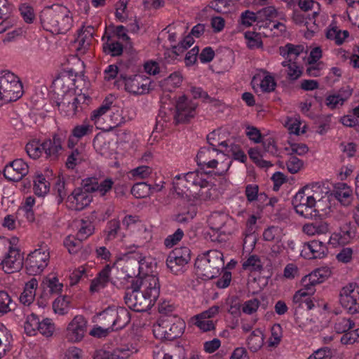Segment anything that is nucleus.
<instances>
[{"label":"nucleus","mask_w":359,"mask_h":359,"mask_svg":"<svg viewBox=\"0 0 359 359\" xmlns=\"http://www.w3.org/2000/svg\"><path fill=\"white\" fill-rule=\"evenodd\" d=\"M160 294L158 278L146 273L133 279L124 297L127 306L136 312H145L156 303Z\"/></svg>","instance_id":"f257e3e1"},{"label":"nucleus","mask_w":359,"mask_h":359,"mask_svg":"<svg viewBox=\"0 0 359 359\" xmlns=\"http://www.w3.org/2000/svg\"><path fill=\"white\" fill-rule=\"evenodd\" d=\"M114 182L110 178H107L99 183L97 178L89 177L82 180L81 187L74 189L68 196L67 206L69 209L81 211L88 206L92 201L90 193L97 192L100 196H104L109 191Z\"/></svg>","instance_id":"f03ea898"},{"label":"nucleus","mask_w":359,"mask_h":359,"mask_svg":"<svg viewBox=\"0 0 359 359\" xmlns=\"http://www.w3.org/2000/svg\"><path fill=\"white\" fill-rule=\"evenodd\" d=\"M194 266L199 276L205 279H212L224 267L223 254L216 250L207 251L198 255Z\"/></svg>","instance_id":"7ed1b4c3"},{"label":"nucleus","mask_w":359,"mask_h":359,"mask_svg":"<svg viewBox=\"0 0 359 359\" xmlns=\"http://www.w3.org/2000/svg\"><path fill=\"white\" fill-rule=\"evenodd\" d=\"M185 329L184 321L177 316H161L153 325L156 339L173 340L182 336Z\"/></svg>","instance_id":"20e7f679"},{"label":"nucleus","mask_w":359,"mask_h":359,"mask_svg":"<svg viewBox=\"0 0 359 359\" xmlns=\"http://www.w3.org/2000/svg\"><path fill=\"white\" fill-rule=\"evenodd\" d=\"M0 90L3 103L16 101L23 94L19 78L9 71L0 72Z\"/></svg>","instance_id":"39448f33"},{"label":"nucleus","mask_w":359,"mask_h":359,"mask_svg":"<svg viewBox=\"0 0 359 359\" xmlns=\"http://www.w3.org/2000/svg\"><path fill=\"white\" fill-rule=\"evenodd\" d=\"M62 100L56 102V105L61 114L65 116L73 117L83 110V104L88 99L84 94L76 96L73 91L67 90L64 91Z\"/></svg>","instance_id":"423d86ee"},{"label":"nucleus","mask_w":359,"mask_h":359,"mask_svg":"<svg viewBox=\"0 0 359 359\" xmlns=\"http://www.w3.org/2000/svg\"><path fill=\"white\" fill-rule=\"evenodd\" d=\"M50 255L46 248H39L31 252L27 257L25 266L27 273L31 276L40 274L48 266Z\"/></svg>","instance_id":"0eeeda50"},{"label":"nucleus","mask_w":359,"mask_h":359,"mask_svg":"<svg viewBox=\"0 0 359 359\" xmlns=\"http://www.w3.org/2000/svg\"><path fill=\"white\" fill-rule=\"evenodd\" d=\"M120 79L125 85V90L134 95H143L149 91L151 81L142 74L127 76L120 74Z\"/></svg>","instance_id":"6e6552de"},{"label":"nucleus","mask_w":359,"mask_h":359,"mask_svg":"<svg viewBox=\"0 0 359 359\" xmlns=\"http://www.w3.org/2000/svg\"><path fill=\"white\" fill-rule=\"evenodd\" d=\"M87 327L86 319L81 315L76 316L67 325V339L74 343L81 341L87 332Z\"/></svg>","instance_id":"1a4fd4ad"},{"label":"nucleus","mask_w":359,"mask_h":359,"mask_svg":"<svg viewBox=\"0 0 359 359\" xmlns=\"http://www.w3.org/2000/svg\"><path fill=\"white\" fill-rule=\"evenodd\" d=\"M191 259V251L187 247L175 248L168 255L166 264L173 273H177Z\"/></svg>","instance_id":"9d476101"},{"label":"nucleus","mask_w":359,"mask_h":359,"mask_svg":"<svg viewBox=\"0 0 359 359\" xmlns=\"http://www.w3.org/2000/svg\"><path fill=\"white\" fill-rule=\"evenodd\" d=\"M67 131L55 134L53 140H46L42 144V149L46 155V158L51 161L58 158L63 150L62 143L66 139Z\"/></svg>","instance_id":"9b49d317"},{"label":"nucleus","mask_w":359,"mask_h":359,"mask_svg":"<svg viewBox=\"0 0 359 359\" xmlns=\"http://www.w3.org/2000/svg\"><path fill=\"white\" fill-rule=\"evenodd\" d=\"M1 266L6 273L18 272L23 266V257L20 250L10 246L4 258L1 260Z\"/></svg>","instance_id":"f8f14e48"},{"label":"nucleus","mask_w":359,"mask_h":359,"mask_svg":"<svg viewBox=\"0 0 359 359\" xmlns=\"http://www.w3.org/2000/svg\"><path fill=\"white\" fill-rule=\"evenodd\" d=\"M64 11V7L62 6L56 5L51 7H46L40 14L41 23L46 31L55 33V29L57 28V22L62 15V11Z\"/></svg>","instance_id":"ddd939ff"},{"label":"nucleus","mask_w":359,"mask_h":359,"mask_svg":"<svg viewBox=\"0 0 359 359\" xmlns=\"http://www.w3.org/2000/svg\"><path fill=\"white\" fill-rule=\"evenodd\" d=\"M175 119L177 123L188 122L195 116L197 104L188 100L186 96L180 97L176 103Z\"/></svg>","instance_id":"4468645a"},{"label":"nucleus","mask_w":359,"mask_h":359,"mask_svg":"<svg viewBox=\"0 0 359 359\" xmlns=\"http://www.w3.org/2000/svg\"><path fill=\"white\" fill-rule=\"evenodd\" d=\"M29 172L28 165L21 158L15 159L4 170V177L10 181L17 182Z\"/></svg>","instance_id":"2eb2a0df"},{"label":"nucleus","mask_w":359,"mask_h":359,"mask_svg":"<svg viewBox=\"0 0 359 359\" xmlns=\"http://www.w3.org/2000/svg\"><path fill=\"white\" fill-rule=\"evenodd\" d=\"M220 154L221 151L217 148L202 147L196 156L197 163L199 166L216 168Z\"/></svg>","instance_id":"dca6fc26"},{"label":"nucleus","mask_w":359,"mask_h":359,"mask_svg":"<svg viewBox=\"0 0 359 359\" xmlns=\"http://www.w3.org/2000/svg\"><path fill=\"white\" fill-rule=\"evenodd\" d=\"M182 180H184V181L191 183V184L198 185L201 187H206L208 184V181L203 180L199 177V172L198 171L189 172L186 173L183 177L180 175H176L172 182V188L176 194L181 197H183L184 195H187L180 187V183H179L178 181Z\"/></svg>","instance_id":"f3484780"},{"label":"nucleus","mask_w":359,"mask_h":359,"mask_svg":"<svg viewBox=\"0 0 359 359\" xmlns=\"http://www.w3.org/2000/svg\"><path fill=\"white\" fill-rule=\"evenodd\" d=\"M328 252L326 244L322 241L313 240L304 244L302 253L308 259H321Z\"/></svg>","instance_id":"a211bd4d"},{"label":"nucleus","mask_w":359,"mask_h":359,"mask_svg":"<svg viewBox=\"0 0 359 359\" xmlns=\"http://www.w3.org/2000/svg\"><path fill=\"white\" fill-rule=\"evenodd\" d=\"M137 351L133 346H130V348L128 346L117 348L111 351L100 349L96 351L94 359H125Z\"/></svg>","instance_id":"6ab92c4d"},{"label":"nucleus","mask_w":359,"mask_h":359,"mask_svg":"<svg viewBox=\"0 0 359 359\" xmlns=\"http://www.w3.org/2000/svg\"><path fill=\"white\" fill-rule=\"evenodd\" d=\"M355 235V227L351 222H345L340 226V231L330 236L329 243L335 245L344 244Z\"/></svg>","instance_id":"aec40b11"},{"label":"nucleus","mask_w":359,"mask_h":359,"mask_svg":"<svg viewBox=\"0 0 359 359\" xmlns=\"http://www.w3.org/2000/svg\"><path fill=\"white\" fill-rule=\"evenodd\" d=\"M332 195L344 206L351 205L353 199L351 188L344 182L334 185Z\"/></svg>","instance_id":"412c9836"},{"label":"nucleus","mask_w":359,"mask_h":359,"mask_svg":"<svg viewBox=\"0 0 359 359\" xmlns=\"http://www.w3.org/2000/svg\"><path fill=\"white\" fill-rule=\"evenodd\" d=\"M331 275V270L327 267L318 268L302 278L301 283L303 287L309 285L315 286L325 281Z\"/></svg>","instance_id":"4be33fe9"},{"label":"nucleus","mask_w":359,"mask_h":359,"mask_svg":"<svg viewBox=\"0 0 359 359\" xmlns=\"http://www.w3.org/2000/svg\"><path fill=\"white\" fill-rule=\"evenodd\" d=\"M312 222L305 224L302 227L304 233L309 236L325 234L329 231V224L323 219H313Z\"/></svg>","instance_id":"5701e85b"},{"label":"nucleus","mask_w":359,"mask_h":359,"mask_svg":"<svg viewBox=\"0 0 359 359\" xmlns=\"http://www.w3.org/2000/svg\"><path fill=\"white\" fill-rule=\"evenodd\" d=\"M114 318V327L111 330L117 331L125 327L130 321V312L124 307L112 309Z\"/></svg>","instance_id":"b1692460"},{"label":"nucleus","mask_w":359,"mask_h":359,"mask_svg":"<svg viewBox=\"0 0 359 359\" xmlns=\"http://www.w3.org/2000/svg\"><path fill=\"white\" fill-rule=\"evenodd\" d=\"M311 186L306 185L301 189L294 196L292 200V205L294 208L299 206H312L316 205L314 203V198H311Z\"/></svg>","instance_id":"393cba45"},{"label":"nucleus","mask_w":359,"mask_h":359,"mask_svg":"<svg viewBox=\"0 0 359 359\" xmlns=\"http://www.w3.org/2000/svg\"><path fill=\"white\" fill-rule=\"evenodd\" d=\"M37 286L38 282L34 278L25 284L24 290L19 298L22 304L29 306L34 302Z\"/></svg>","instance_id":"a878e982"},{"label":"nucleus","mask_w":359,"mask_h":359,"mask_svg":"<svg viewBox=\"0 0 359 359\" xmlns=\"http://www.w3.org/2000/svg\"><path fill=\"white\" fill-rule=\"evenodd\" d=\"M111 270L110 265H106L104 269L98 273L97 278L92 280L90 290L92 292H97L101 288H104L109 280V274Z\"/></svg>","instance_id":"bb28decb"},{"label":"nucleus","mask_w":359,"mask_h":359,"mask_svg":"<svg viewBox=\"0 0 359 359\" xmlns=\"http://www.w3.org/2000/svg\"><path fill=\"white\" fill-rule=\"evenodd\" d=\"M304 46L302 45H294L287 43L279 48L280 55L285 58H289L290 61H294L304 52Z\"/></svg>","instance_id":"cd10ccee"},{"label":"nucleus","mask_w":359,"mask_h":359,"mask_svg":"<svg viewBox=\"0 0 359 359\" xmlns=\"http://www.w3.org/2000/svg\"><path fill=\"white\" fill-rule=\"evenodd\" d=\"M248 348L252 351H257L264 344V334L259 329H256L252 332L247 339Z\"/></svg>","instance_id":"c85d7f7f"},{"label":"nucleus","mask_w":359,"mask_h":359,"mask_svg":"<svg viewBox=\"0 0 359 359\" xmlns=\"http://www.w3.org/2000/svg\"><path fill=\"white\" fill-rule=\"evenodd\" d=\"M62 11V15L57 22V28L55 29L56 34H65L72 25V18L69 15L68 11L64 7V11Z\"/></svg>","instance_id":"c756f323"},{"label":"nucleus","mask_w":359,"mask_h":359,"mask_svg":"<svg viewBox=\"0 0 359 359\" xmlns=\"http://www.w3.org/2000/svg\"><path fill=\"white\" fill-rule=\"evenodd\" d=\"M107 37V41L102 46L104 53L112 57L121 55L123 53V45L118 41L111 40L109 36Z\"/></svg>","instance_id":"7c9ffc66"},{"label":"nucleus","mask_w":359,"mask_h":359,"mask_svg":"<svg viewBox=\"0 0 359 359\" xmlns=\"http://www.w3.org/2000/svg\"><path fill=\"white\" fill-rule=\"evenodd\" d=\"M42 285L44 290L48 289L50 294H58L63 287L62 283H60L58 278L54 276L45 278Z\"/></svg>","instance_id":"2f4dec72"},{"label":"nucleus","mask_w":359,"mask_h":359,"mask_svg":"<svg viewBox=\"0 0 359 359\" xmlns=\"http://www.w3.org/2000/svg\"><path fill=\"white\" fill-rule=\"evenodd\" d=\"M34 191L38 196H43L49 191L50 183L43 175H38L34 180Z\"/></svg>","instance_id":"473e14b6"},{"label":"nucleus","mask_w":359,"mask_h":359,"mask_svg":"<svg viewBox=\"0 0 359 359\" xmlns=\"http://www.w3.org/2000/svg\"><path fill=\"white\" fill-rule=\"evenodd\" d=\"M348 35L349 33L347 30L341 31L337 27L328 29L326 32V37L328 39L334 40L337 45H341Z\"/></svg>","instance_id":"72a5a7b5"},{"label":"nucleus","mask_w":359,"mask_h":359,"mask_svg":"<svg viewBox=\"0 0 359 359\" xmlns=\"http://www.w3.org/2000/svg\"><path fill=\"white\" fill-rule=\"evenodd\" d=\"M39 317L34 313H32L27 317L24 328L25 332L27 335L34 336L36 334L39 329Z\"/></svg>","instance_id":"f704fd0d"},{"label":"nucleus","mask_w":359,"mask_h":359,"mask_svg":"<svg viewBox=\"0 0 359 359\" xmlns=\"http://www.w3.org/2000/svg\"><path fill=\"white\" fill-rule=\"evenodd\" d=\"M131 194L137 198H143L151 194V185L147 182H137L131 188Z\"/></svg>","instance_id":"c9c22d12"},{"label":"nucleus","mask_w":359,"mask_h":359,"mask_svg":"<svg viewBox=\"0 0 359 359\" xmlns=\"http://www.w3.org/2000/svg\"><path fill=\"white\" fill-rule=\"evenodd\" d=\"M226 219L227 217L226 215L214 212L209 218L208 222L210 228L212 230L215 231L216 232H219L222 230V227L226 223Z\"/></svg>","instance_id":"e433bc0d"},{"label":"nucleus","mask_w":359,"mask_h":359,"mask_svg":"<svg viewBox=\"0 0 359 359\" xmlns=\"http://www.w3.org/2000/svg\"><path fill=\"white\" fill-rule=\"evenodd\" d=\"M219 144L225 148L224 152H231L236 160H238L242 163L245 162V161L247 160V156L245 154L243 151L238 149L236 145L233 144H231L229 145L228 141H222L221 143H219Z\"/></svg>","instance_id":"4c0bfd02"},{"label":"nucleus","mask_w":359,"mask_h":359,"mask_svg":"<svg viewBox=\"0 0 359 359\" xmlns=\"http://www.w3.org/2000/svg\"><path fill=\"white\" fill-rule=\"evenodd\" d=\"M55 330L53 320L48 318L39 320L38 331L46 337H51Z\"/></svg>","instance_id":"58836bf2"},{"label":"nucleus","mask_w":359,"mask_h":359,"mask_svg":"<svg viewBox=\"0 0 359 359\" xmlns=\"http://www.w3.org/2000/svg\"><path fill=\"white\" fill-rule=\"evenodd\" d=\"M191 321L194 325L197 326L203 332H208L215 329V325L212 320L208 318H205L203 316L201 318L199 317V314L191 318Z\"/></svg>","instance_id":"ea45409f"},{"label":"nucleus","mask_w":359,"mask_h":359,"mask_svg":"<svg viewBox=\"0 0 359 359\" xmlns=\"http://www.w3.org/2000/svg\"><path fill=\"white\" fill-rule=\"evenodd\" d=\"M242 266L243 269L250 271H260L263 269L259 257L255 255L250 256Z\"/></svg>","instance_id":"a19ab883"},{"label":"nucleus","mask_w":359,"mask_h":359,"mask_svg":"<svg viewBox=\"0 0 359 359\" xmlns=\"http://www.w3.org/2000/svg\"><path fill=\"white\" fill-rule=\"evenodd\" d=\"M259 22L271 21L278 16V12L273 6H267L257 12Z\"/></svg>","instance_id":"79ce46f5"},{"label":"nucleus","mask_w":359,"mask_h":359,"mask_svg":"<svg viewBox=\"0 0 359 359\" xmlns=\"http://www.w3.org/2000/svg\"><path fill=\"white\" fill-rule=\"evenodd\" d=\"M317 205L312 206H299L294 208L295 212L302 217L307 219H316L318 217V209H316Z\"/></svg>","instance_id":"37998d69"},{"label":"nucleus","mask_w":359,"mask_h":359,"mask_svg":"<svg viewBox=\"0 0 359 359\" xmlns=\"http://www.w3.org/2000/svg\"><path fill=\"white\" fill-rule=\"evenodd\" d=\"M341 306L350 314H355L359 312V303L357 301V296L339 299Z\"/></svg>","instance_id":"c03bdc74"},{"label":"nucleus","mask_w":359,"mask_h":359,"mask_svg":"<svg viewBox=\"0 0 359 359\" xmlns=\"http://www.w3.org/2000/svg\"><path fill=\"white\" fill-rule=\"evenodd\" d=\"M25 149L28 156L33 159L39 158L42 151H43L41 144H40L39 141L36 140H33L27 143L25 147Z\"/></svg>","instance_id":"a18cd8bd"},{"label":"nucleus","mask_w":359,"mask_h":359,"mask_svg":"<svg viewBox=\"0 0 359 359\" xmlns=\"http://www.w3.org/2000/svg\"><path fill=\"white\" fill-rule=\"evenodd\" d=\"M259 187L257 184H248L245 187V196L248 201L253 202L256 201L258 197L259 199L266 198V195L264 193L258 194Z\"/></svg>","instance_id":"49530a36"},{"label":"nucleus","mask_w":359,"mask_h":359,"mask_svg":"<svg viewBox=\"0 0 359 359\" xmlns=\"http://www.w3.org/2000/svg\"><path fill=\"white\" fill-rule=\"evenodd\" d=\"M355 327V323L351 319L341 318L334 324V330L337 333H344Z\"/></svg>","instance_id":"de8ad7c7"},{"label":"nucleus","mask_w":359,"mask_h":359,"mask_svg":"<svg viewBox=\"0 0 359 359\" xmlns=\"http://www.w3.org/2000/svg\"><path fill=\"white\" fill-rule=\"evenodd\" d=\"M94 229V226L90 222L82 219L81 225L76 233V236L80 240H85L93 233Z\"/></svg>","instance_id":"09e8293b"},{"label":"nucleus","mask_w":359,"mask_h":359,"mask_svg":"<svg viewBox=\"0 0 359 359\" xmlns=\"http://www.w3.org/2000/svg\"><path fill=\"white\" fill-rule=\"evenodd\" d=\"M83 161V156L78 149L72 150L68 156L66 161V166L68 169H74L78 164Z\"/></svg>","instance_id":"8fccbe9b"},{"label":"nucleus","mask_w":359,"mask_h":359,"mask_svg":"<svg viewBox=\"0 0 359 359\" xmlns=\"http://www.w3.org/2000/svg\"><path fill=\"white\" fill-rule=\"evenodd\" d=\"M111 102L108 98L105 99L100 107L93 110L91 113L90 119L96 123L100 118L109 110Z\"/></svg>","instance_id":"3c124183"},{"label":"nucleus","mask_w":359,"mask_h":359,"mask_svg":"<svg viewBox=\"0 0 359 359\" xmlns=\"http://www.w3.org/2000/svg\"><path fill=\"white\" fill-rule=\"evenodd\" d=\"M283 337L282 327L280 324H275L271 327V336L269 339V346H276L279 344Z\"/></svg>","instance_id":"603ef678"},{"label":"nucleus","mask_w":359,"mask_h":359,"mask_svg":"<svg viewBox=\"0 0 359 359\" xmlns=\"http://www.w3.org/2000/svg\"><path fill=\"white\" fill-rule=\"evenodd\" d=\"M114 318L112 308H108L100 313L99 321L105 327H114Z\"/></svg>","instance_id":"864d4df0"},{"label":"nucleus","mask_w":359,"mask_h":359,"mask_svg":"<svg viewBox=\"0 0 359 359\" xmlns=\"http://www.w3.org/2000/svg\"><path fill=\"white\" fill-rule=\"evenodd\" d=\"M82 241L77 236L76 238L68 236L65 238L64 244L70 254H75L81 249Z\"/></svg>","instance_id":"5fc2aeb1"},{"label":"nucleus","mask_w":359,"mask_h":359,"mask_svg":"<svg viewBox=\"0 0 359 359\" xmlns=\"http://www.w3.org/2000/svg\"><path fill=\"white\" fill-rule=\"evenodd\" d=\"M245 37L247 40V45L249 48L254 49L262 46V41L258 34L247 32L245 34Z\"/></svg>","instance_id":"6e6d98bb"},{"label":"nucleus","mask_w":359,"mask_h":359,"mask_svg":"<svg viewBox=\"0 0 359 359\" xmlns=\"http://www.w3.org/2000/svg\"><path fill=\"white\" fill-rule=\"evenodd\" d=\"M194 43V39L191 34L187 35L177 46H172L173 53L177 55L183 53Z\"/></svg>","instance_id":"4d7b16f0"},{"label":"nucleus","mask_w":359,"mask_h":359,"mask_svg":"<svg viewBox=\"0 0 359 359\" xmlns=\"http://www.w3.org/2000/svg\"><path fill=\"white\" fill-rule=\"evenodd\" d=\"M156 357L162 359H184L185 350L182 346H176L172 354L158 353Z\"/></svg>","instance_id":"13d9d810"},{"label":"nucleus","mask_w":359,"mask_h":359,"mask_svg":"<svg viewBox=\"0 0 359 359\" xmlns=\"http://www.w3.org/2000/svg\"><path fill=\"white\" fill-rule=\"evenodd\" d=\"M319 186H312L311 187V198H314V203L316 204L318 208H321L320 203L326 202L328 201V196H327V193H320Z\"/></svg>","instance_id":"bf43d9fd"},{"label":"nucleus","mask_w":359,"mask_h":359,"mask_svg":"<svg viewBox=\"0 0 359 359\" xmlns=\"http://www.w3.org/2000/svg\"><path fill=\"white\" fill-rule=\"evenodd\" d=\"M120 229V222L117 219H112L107 223L105 229L106 238L109 241L114 239Z\"/></svg>","instance_id":"052dcab7"},{"label":"nucleus","mask_w":359,"mask_h":359,"mask_svg":"<svg viewBox=\"0 0 359 359\" xmlns=\"http://www.w3.org/2000/svg\"><path fill=\"white\" fill-rule=\"evenodd\" d=\"M13 11V6L7 0H0V20H8Z\"/></svg>","instance_id":"680f3d73"},{"label":"nucleus","mask_w":359,"mask_h":359,"mask_svg":"<svg viewBox=\"0 0 359 359\" xmlns=\"http://www.w3.org/2000/svg\"><path fill=\"white\" fill-rule=\"evenodd\" d=\"M304 163L294 155H291L286 163L288 171L292 174L298 172L303 167Z\"/></svg>","instance_id":"e2e57ef3"},{"label":"nucleus","mask_w":359,"mask_h":359,"mask_svg":"<svg viewBox=\"0 0 359 359\" xmlns=\"http://www.w3.org/2000/svg\"><path fill=\"white\" fill-rule=\"evenodd\" d=\"M280 230L276 226H269L264 230L263 233V238L266 241H275L279 242L280 241V236L279 235Z\"/></svg>","instance_id":"0e129e2a"},{"label":"nucleus","mask_w":359,"mask_h":359,"mask_svg":"<svg viewBox=\"0 0 359 359\" xmlns=\"http://www.w3.org/2000/svg\"><path fill=\"white\" fill-rule=\"evenodd\" d=\"M93 127L88 124L76 126L72 131V135L76 137L77 140L92 133Z\"/></svg>","instance_id":"69168bd1"},{"label":"nucleus","mask_w":359,"mask_h":359,"mask_svg":"<svg viewBox=\"0 0 359 359\" xmlns=\"http://www.w3.org/2000/svg\"><path fill=\"white\" fill-rule=\"evenodd\" d=\"M12 300L6 291H0V316L11 311L9 304Z\"/></svg>","instance_id":"338daca9"},{"label":"nucleus","mask_w":359,"mask_h":359,"mask_svg":"<svg viewBox=\"0 0 359 359\" xmlns=\"http://www.w3.org/2000/svg\"><path fill=\"white\" fill-rule=\"evenodd\" d=\"M332 351L328 347H323L314 351L307 359H331Z\"/></svg>","instance_id":"774afa93"}]
</instances>
